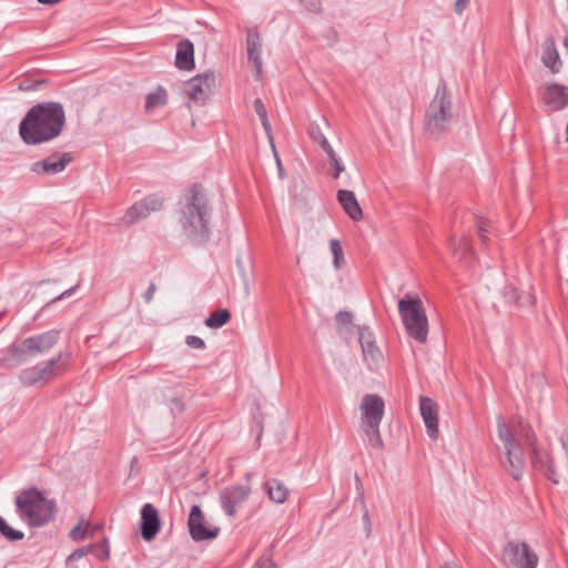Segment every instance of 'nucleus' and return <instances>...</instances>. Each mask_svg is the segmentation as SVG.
Returning a JSON list of instances; mask_svg holds the SVG:
<instances>
[{"mask_svg":"<svg viewBox=\"0 0 568 568\" xmlns=\"http://www.w3.org/2000/svg\"><path fill=\"white\" fill-rule=\"evenodd\" d=\"M363 509V519L367 526V529L369 530V526H371V519H369V513H368V509L367 507L365 506V508H362Z\"/></svg>","mask_w":568,"mask_h":568,"instance_id":"37998d69","label":"nucleus"},{"mask_svg":"<svg viewBox=\"0 0 568 568\" xmlns=\"http://www.w3.org/2000/svg\"><path fill=\"white\" fill-rule=\"evenodd\" d=\"M257 568H276L272 559L263 557L257 562Z\"/></svg>","mask_w":568,"mask_h":568,"instance_id":"58836bf2","label":"nucleus"},{"mask_svg":"<svg viewBox=\"0 0 568 568\" xmlns=\"http://www.w3.org/2000/svg\"><path fill=\"white\" fill-rule=\"evenodd\" d=\"M453 120V105L449 92L438 88L426 111V129L432 134L444 131Z\"/></svg>","mask_w":568,"mask_h":568,"instance_id":"423d86ee","label":"nucleus"},{"mask_svg":"<svg viewBox=\"0 0 568 568\" xmlns=\"http://www.w3.org/2000/svg\"><path fill=\"white\" fill-rule=\"evenodd\" d=\"M358 341L366 359L377 361L381 352L375 343L374 334L367 327L358 329Z\"/></svg>","mask_w":568,"mask_h":568,"instance_id":"4be33fe9","label":"nucleus"},{"mask_svg":"<svg viewBox=\"0 0 568 568\" xmlns=\"http://www.w3.org/2000/svg\"><path fill=\"white\" fill-rule=\"evenodd\" d=\"M355 479H356V491H357L356 501L358 500L362 508H365L364 487H363L362 480L359 479V477L357 475L355 476Z\"/></svg>","mask_w":568,"mask_h":568,"instance_id":"c9c22d12","label":"nucleus"},{"mask_svg":"<svg viewBox=\"0 0 568 568\" xmlns=\"http://www.w3.org/2000/svg\"><path fill=\"white\" fill-rule=\"evenodd\" d=\"M501 560L514 568H537L539 557L527 542L508 541L503 548Z\"/></svg>","mask_w":568,"mask_h":568,"instance_id":"6e6552de","label":"nucleus"},{"mask_svg":"<svg viewBox=\"0 0 568 568\" xmlns=\"http://www.w3.org/2000/svg\"><path fill=\"white\" fill-rule=\"evenodd\" d=\"M91 551H93V546L78 548L68 557L67 562L70 565L72 561L83 558L87 554Z\"/></svg>","mask_w":568,"mask_h":568,"instance_id":"7c9ffc66","label":"nucleus"},{"mask_svg":"<svg viewBox=\"0 0 568 568\" xmlns=\"http://www.w3.org/2000/svg\"><path fill=\"white\" fill-rule=\"evenodd\" d=\"M19 517L30 527H42L53 520L55 503L47 499L37 488L20 491L16 497Z\"/></svg>","mask_w":568,"mask_h":568,"instance_id":"7ed1b4c3","label":"nucleus"},{"mask_svg":"<svg viewBox=\"0 0 568 568\" xmlns=\"http://www.w3.org/2000/svg\"><path fill=\"white\" fill-rule=\"evenodd\" d=\"M337 201L351 220L358 222L363 219V210L354 192L348 190H339L337 192Z\"/></svg>","mask_w":568,"mask_h":568,"instance_id":"6ab92c4d","label":"nucleus"},{"mask_svg":"<svg viewBox=\"0 0 568 568\" xmlns=\"http://www.w3.org/2000/svg\"><path fill=\"white\" fill-rule=\"evenodd\" d=\"M539 95L549 111H560L568 106V88L562 84L546 82L540 87Z\"/></svg>","mask_w":568,"mask_h":568,"instance_id":"f8f14e48","label":"nucleus"},{"mask_svg":"<svg viewBox=\"0 0 568 568\" xmlns=\"http://www.w3.org/2000/svg\"><path fill=\"white\" fill-rule=\"evenodd\" d=\"M63 108L53 102L42 103L29 110L19 126L27 144H40L57 138L64 125Z\"/></svg>","mask_w":568,"mask_h":568,"instance_id":"f257e3e1","label":"nucleus"},{"mask_svg":"<svg viewBox=\"0 0 568 568\" xmlns=\"http://www.w3.org/2000/svg\"><path fill=\"white\" fill-rule=\"evenodd\" d=\"M187 525L191 537L196 541L213 539L219 534V528L205 527L203 513L197 505L191 507Z\"/></svg>","mask_w":568,"mask_h":568,"instance_id":"2eb2a0df","label":"nucleus"},{"mask_svg":"<svg viewBox=\"0 0 568 568\" xmlns=\"http://www.w3.org/2000/svg\"><path fill=\"white\" fill-rule=\"evenodd\" d=\"M163 197L158 194H151L142 201L132 205L123 216L125 223L131 224L140 219L146 217L151 212L161 210Z\"/></svg>","mask_w":568,"mask_h":568,"instance_id":"4468645a","label":"nucleus"},{"mask_svg":"<svg viewBox=\"0 0 568 568\" xmlns=\"http://www.w3.org/2000/svg\"><path fill=\"white\" fill-rule=\"evenodd\" d=\"M318 138H320V144L324 151H327L329 148H332L331 144L328 143V141L326 140V138L320 132H318Z\"/></svg>","mask_w":568,"mask_h":568,"instance_id":"79ce46f5","label":"nucleus"},{"mask_svg":"<svg viewBox=\"0 0 568 568\" xmlns=\"http://www.w3.org/2000/svg\"><path fill=\"white\" fill-rule=\"evenodd\" d=\"M185 342L191 348L202 349L205 347L204 341L197 336H187Z\"/></svg>","mask_w":568,"mask_h":568,"instance_id":"f704fd0d","label":"nucleus"},{"mask_svg":"<svg viewBox=\"0 0 568 568\" xmlns=\"http://www.w3.org/2000/svg\"><path fill=\"white\" fill-rule=\"evenodd\" d=\"M93 550H97V557L100 559H108L110 551L106 541H102L101 544L93 546Z\"/></svg>","mask_w":568,"mask_h":568,"instance_id":"72a5a7b5","label":"nucleus"},{"mask_svg":"<svg viewBox=\"0 0 568 568\" xmlns=\"http://www.w3.org/2000/svg\"><path fill=\"white\" fill-rule=\"evenodd\" d=\"M261 38L258 33L250 31L247 34V53L248 60L254 64L257 72L261 70Z\"/></svg>","mask_w":568,"mask_h":568,"instance_id":"b1692460","label":"nucleus"},{"mask_svg":"<svg viewBox=\"0 0 568 568\" xmlns=\"http://www.w3.org/2000/svg\"><path fill=\"white\" fill-rule=\"evenodd\" d=\"M328 159H329V162L333 161V159H336L338 158L337 154L335 153V151L333 150V148H329L327 151H325Z\"/></svg>","mask_w":568,"mask_h":568,"instance_id":"c03bdc74","label":"nucleus"},{"mask_svg":"<svg viewBox=\"0 0 568 568\" xmlns=\"http://www.w3.org/2000/svg\"><path fill=\"white\" fill-rule=\"evenodd\" d=\"M175 65L181 70H191L194 68V47L189 40L178 43Z\"/></svg>","mask_w":568,"mask_h":568,"instance_id":"412c9836","label":"nucleus"},{"mask_svg":"<svg viewBox=\"0 0 568 568\" xmlns=\"http://www.w3.org/2000/svg\"><path fill=\"white\" fill-rule=\"evenodd\" d=\"M385 404L381 396L366 394L359 404L361 428L371 442H378L379 425L384 416Z\"/></svg>","mask_w":568,"mask_h":568,"instance_id":"0eeeda50","label":"nucleus"},{"mask_svg":"<svg viewBox=\"0 0 568 568\" xmlns=\"http://www.w3.org/2000/svg\"><path fill=\"white\" fill-rule=\"evenodd\" d=\"M231 318V313L223 308L212 313L206 320L205 325L210 328H220Z\"/></svg>","mask_w":568,"mask_h":568,"instance_id":"bb28decb","label":"nucleus"},{"mask_svg":"<svg viewBox=\"0 0 568 568\" xmlns=\"http://www.w3.org/2000/svg\"><path fill=\"white\" fill-rule=\"evenodd\" d=\"M469 0H456L455 10L458 14H460L467 7Z\"/></svg>","mask_w":568,"mask_h":568,"instance_id":"ea45409f","label":"nucleus"},{"mask_svg":"<svg viewBox=\"0 0 568 568\" xmlns=\"http://www.w3.org/2000/svg\"><path fill=\"white\" fill-rule=\"evenodd\" d=\"M541 466V471L547 476L549 480L554 484L559 483L558 475L555 470L554 464H539Z\"/></svg>","mask_w":568,"mask_h":568,"instance_id":"2f4dec72","label":"nucleus"},{"mask_svg":"<svg viewBox=\"0 0 568 568\" xmlns=\"http://www.w3.org/2000/svg\"><path fill=\"white\" fill-rule=\"evenodd\" d=\"M216 88V78L212 72H205L191 79L185 84V94L191 101L204 103Z\"/></svg>","mask_w":568,"mask_h":568,"instance_id":"9b49d317","label":"nucleus"},{"mask_svg":"<svg viewBox=\"0 0 568 568\" xmlns=\"http://www.w3.org/2000/svg\"><path fill=\"white\" fill-rule=\"evenodd\" d=\"M440 568H462L460 566L456 565V564H446L444 565L443 567Z\"/></svg>","mask_w":568,"mask_h":568,"instance_id":"de8ad7c7","label":"nucleus"},{"mask_svg":"<svg viewBox=\"0 0 568 568\" xmlns=\"http://www.w3.org/2000/svg\"><path fill=\"white\" fill-rule=\"evenodd\" d=\"M68 294H69V292H68V291H65L64 293H62V294L59 296V298H62V297H64V296H65V295H68Z\"/></svg>","mask_w":568,"mask_h":568,"instance_id":"09e8293b","label":"nucleus"},{"mask_svg":"<svg viewBox=\"0 0 568 568\" xmlns=\"http://www.w3.org/2000/svg\"><path fill=\"white\" fill-rule=\"evenodd\" d=\"M73 160L71 153L52 155L43 161L34 162L31 171L37 174H55L62 172Z\"/></svg>","mask_w":568,"mask_h":568,"instance_id":"dca6fc26","label":"nucleus"},{"mask_svg":"<svg viewBox=\"0 0 568 568\" xmlns=\"http://www.w3.org/2000/svg\"><path fill=\"white\" fill-rule=\"evenodd\" d=\"M479 229V233L483 235L484 232H487V229H486V222H483L479 224L478 226Z\"/></svg>","mask_w":568,"mask_h":568,"instance_id":"49530a36","label":"nucleus"},{"mask_svg":"<svg viewBox=\"0 0 568 568\" xmlns=\"http://www.w3.org/2000/svg\"><path fill=\"white\" fill-rule=\"evenodd\" d=\"M62 364L59 358H52L44 365H37L26 368L20 374V379L24 385H43L57 377L62 372Z\"/></svg>","mask_w":568,"mask_h":568,"instance_id":"1a4fd4ad","label":"nucleus"},{"mask_svg":"<svg viewBox=\"0 0 568 568\" xmlns=\"http://www.w3.org/2000/svg\"><path fill=\"white\" fill-rule=\"evenodd\" d=\"M398 312L408 336L425 344L429 324L422 300L417 295H406L398 302Z\"/></svg>","mask_w":568,"mask_h":568,"instance_id":"20e7f679","label":"nucleus"},{"mask_svg":"<svg viewBox=\"0 0 568 568\" xmlns=\"http://www.w3.org/2000/svg\"><path fill=\"white\" fill-rule=\"evenodd\" d=\"M419 409L430 438L438 437V407L429 397L422 396L419 399Z\"/></svg>","mask_w":568,"mask_h":568,"instance_id":"a211bd4d","label":"nucleus"},{"mask_svg":"<svg viewBox=\"0 0 568 568\" xmlns=\"http://www.w3.org/2000/svg\"><path fill=\"white\" fill-rule=\"evenodd\" d=\"M212 216V205L205 190L192 185L181 201L179 222L187 235L203 234L207 231Z\"/></svg>","mask_w":568,"mask_h":568,"instance_id":"f03ea898","label":"nucleus"},{"mask_svg":"<svg viewBox=\"0 0 568 568\" xmlns=\"http://www.w3.org/2000/svg\"><path fill=\"white\" fill-rule=\"evenodd\" d=\"M336 322L341 327L346 326L352 322V315L347 312H341L336 316Z\"/></svg>","mask_w":568,"mask_h":568,"instance_id":"e433bc0d","label":"nucleus"},{"mask_svg":"<svg viewBox=\"0 0 568 568\" xmlns=\"http://www.w3.org/2000/svg\"><path fill=\"white\" fill-rule=\"evenodd\" d=\"M561 444L566 450V458L568 459V429H566L561 435Z\"/></svg>","mask_w":568,"mask_h":568,"instance_id":"a19ab883","label":"nucleus"},{"mask_svg":"<svg viewBox=\"0 0 568 568\" xmlns=\"http://www.w3.org/2000/svg\"><path fill=\"white\" fill-rule=\"evenodd\" d=\"M155 287L154 285H151L150 288H149V292L146 294V300L150 301L152 298V294L154 292Z\"/></svg>","mask_w":568,"mask_h":568,"instance_id":"a18cd8bd","label":"nucleus"},{"mask_svg":"<svg viewBox=\"0 0 568 568\" xmlns=\"http://www.w3.org/2000/svg\"><path fill=\"white\" fill-rule=\"evenodd\" d=\"M253 108H254L256 114L258 115V118L262 122L263 129L265 130L270 141L272 142V146L274 148L272 130H271V125H270V122L267 119V112H266L263 101L261 99H255L253 102Z\"/></svg>","mask_w":568,"mask_h":568,"instance_id":"a878e982","label":"nucleus"},{"mask_svg":"<svg viewBox=\"0 0 568 568\" xmlns=\"http://www.w3.org/2000/svg\"><path fill=\"white\" fill-rule=\"evenodd\" d=\"M168 102V93L164 89L158 88L146 97L145 110L151 112L158 108L165 105Z\"/></svg>","mask_w":568,"mask_h":568,"instance_id":"393cba45","label":"nucleus"},{"mask_svg":"<svg viewBox=\"0 0 568 568\" xmlns=\"http://www.w3.org/2000/svg\"><path fill=\"white\" fill-rule=\"evenodd\" d=\"M0 534L10 541H18L24 537V534L22 531L11 528L1 516H0Z\"/></svg>","mask_w":568,"mask_h":568,"instance_id":"c85d7f7f","label":"nucleus"},{"mask_svg":"<svg viewBox=\"0 0 568 568\" xmlns=\"http://www.w3.org/2000/svg\"><path fill=\"white\" fill-rule=\"evenodd\" d=\"M161 527L160 516L152 504H145L141 509V535L145 540H152Z\"/></svg>","mask_w":568,"mask_h":568,"instance_id":"f3484780","label":"nucleus"},{"mask_svg":"<svg viewBox=\"0 0 568 568\" xmlns=\"http://www.w3.org/2000/svg\"><path fill=\"white\" fill-rule=\"evenodd\" d=\"M329 250L333 255L334 267L338 270L344 262V254L341 242L337 239H332L329 241Z\"/></svg>","mask_w":568,"mask_h":568,"instance_id":"cd10ccee","label":"nucleus"},{"mask_svg":"<svg viewBox=\"0 0 568 568\" xmlns=\"http://www.w3.org/2000/svg\"><path fill=\"white\" fill-rule=\"evenodd\" d=\"M524 464H507L506 465V471L513 476L514 479L519 480L523 476Z\"/></svg>","mask_w":568,"mask_h":568,"instance_id":"473e14b6","label":"nucleus"},{"mask_svg":"<svg viewBox=\"0 0 568 568\" xmlns=\"http://www.w3.org/2000/svg\"><path fill=\"white\" fill-rule=\"evenodd\" d=\"M250 494L251 487L248 485H237L224 488L220 493V500L226 515L234 517L236 515V508L246 501Z\"/></svg>","mask_w":568,"mask_h":568,"instance_id":"ddd939ff","label":"nucleus"},{"mask_svg":"<svg viewBox=\"0 0 568 568\" xmlns=\"http://www.w3.org/2000/svg\"><path fill=\"white\" fill-rule=\"evenodd\" d=\"M265 489L271 500L283 504L287 499L288 489L278 479L272 478L265 483Z\"/></svg>","mask_w":568,"mask_h":568,"instance_id":"5701e85b","label":"nucleus"},{"mask_svg":"<svg viewBox=\"0 0 568 568\" xmlns=\"http://www.w3.org/2000/svg\"><path fill=\"white\" fill-rule=\"evenodd\" d=\"M58 332L50 331L26 338L14 344L7 355L1 358L4 367H13L28 358L49 352L58 342Z\"/></svg>","mask_w":568,"mask_h":568,"instance_id":"39448f33","label":"nucleus"},{"mask_svg":"<svg viewBox=\"0 0 568 568\" xmlns=\"http://www.w3.org/2000/svg\"><path fill=\"white\" fill-rule=\"evenodd\" d=\"M332 168L334 169L333 178L337 179L339 174L345 170L344 165L341 162L339 158L333 159L332 162H329Z\"/></svg>","mask_w":568,"mask_h":568,"instance_id":"4c0bfd02","label":"nucleus"},{"mask_svg":"<svg viewBox=\"0 0 568 568\" xmlns=\"http://www.w3.org/2000/svg\"><path fill=\"white\" fill-rule=\"evenodd\" d=\"M89 527V523L84 520H80L79 524L73 527L69 534L70 538L74 541H80L84 539L87 535V529Z\"/></svg>","mask_w":568,"mask_h":568,"instance_id":"c756f323","label":"nucleus"},{"mask_svg":"<svg viewBox=\"0 0 568 568\" xmlns=\"http://www.w3.org/2000/svg\"><path fill=\"white\" fill-rule=\"evenodd\" d=\"M541 62L552 74H557L561 71L562 61L560 59L554 39H548L544 43L541 52Z\"/></svg>","mask_w":568,"mask_h":568,"instance_id":"aec40b11","label":"nucleus"},{"mask_svg":"<svg viewBox=\"0 0 568 568\" xmlns=\"http://www.w3.org/2000/svg\"><path fill=\"white\" fill-rule=\"evenodd\" d=\"M498 437L503 443L505 454L509 462L513 460H521L525 458H531L530 450L532 445V439L527 437V448H523L519 444L515 443L514 435L510 428L504 420H498Z\"/></svg>","mask_w":568,"mask_h":568,"instance_id":"9d476101","label":"nucleus"}]
</instances>
